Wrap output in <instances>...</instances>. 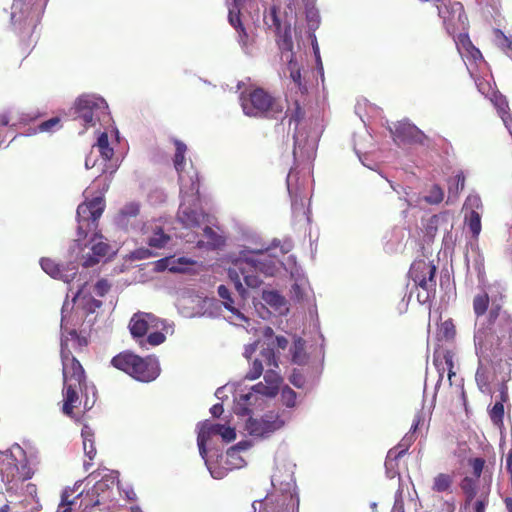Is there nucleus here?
Listing matches in <instances>:
<instances>
[{
	"mask_svg": "<svg viewBox=\"0 0 512 512\" xmlns=\"http://www.w3.org/2000/svg\"><path fill=\"white\" fill-rule=\"evenodd\" d=\"M494 42L502 50H512V41L499 29L494 30Z\"/></svg>",
	"mask_w": 512,
	"mask_h": 512,
	"instance_id": "obj_44",
	"label": "nucleus"
},
{
	"mask_svg": "<svg viewBox=\"0 0 512 512\" xmlns=\"http://www.w3.org/2000/svg\"><path fill=\"white\" fill-rule=\"evenodd\" d=\"M185 165V154L176 153L174 155V166L177 172L179 173V179L181 182V193H187L185 190V184H183L184 178L182 172L184 170Z\"/></svg>",
	"mask_w": 512,
	"mask_h": 512,
	"instance_id": "obj_46",
	"label": "nucleus"
},
{
	"mask_svg": "<svg viewBox=\"0 0 512 512\" xmlns=\"http://www.w3.org/2000/svg\"><path fill=\"white\" fill-rule=\"evenodd\" d=\"M489 98L496 107L498 114L502 118L505 127L509 128L512 125V120L508 112L509 107L506 98L498 91H492Z\"/></svg>",
	"mask_w": 512,
	"mask_h": 512,
	"instance_id": "obj_24",
	"label": "nucleus"
},
{
	"mask_svg": "<svg viewBox=\"0 0 512 512\" xmlns=\"http://www.w3.org/2000/svg\"><path fill=\"white\" fill-rule=\"evenodd\" d=\"M468 464L472 468L474 477L476 479L480 478L485 465V460L480 457L471 458L468 460Z\"/></svg>",
	"mask_w": 512,
	"mask_h": 512,
	"instance_id": "obj_49",
	"label": "nucleus"
},
{
	"mask_svg": "<svg viewBox=\"0 0 512 512\" xmlns=\"http://www.w3.org/2000/svg\"><path fill=\"white\" fill-rule=\"evenodd\" d=\"M240 103L244 114L250 117L277 119L283 114L281 101L262 88L241 93Z\"/></svg>",
	"mask_w": 512,
	"mask_h": 512,
	"instance_id": "obj_7",
	"label": "nucleus"
},
{
	"mask_svg": "<svg viewBox=\"0 0 512 512\" xmlns=\"http://www.w3.org/2000/svg\"><path fill=\"white\" fill-rule=\"evenodd\" d=\"M489 307V296L486 292L477 294L473 298V311L477 317L483 316Z\"/></svg>",
	"mask_w": 512,
	"mask_h": 512,
	"instance_id": "obj_33",
	"label": "nucleus"
},
{
	"mask_svg": "<svg viewBox=\"0 0 512 512\" xmlns=\"http://www.w3.org/2000/svg\"><path fill=\"white\" fill-rule=\"evenodd\" d=\"M39 117V114H25L21 117L20 124L22 125H29L32 124L37 118Z\"/></svg>",
	"mask_w": 512,
	"mask_h": 512,
	"instance_id": "obj_63",
	"label": "nucleus"
},
{
	"mask_svg": "<svg viewBox=\"0 0 512 512\" xmlns=\"http://www.w3.org/2000/svg\"><path fill=\"white\" fill-rule=\"evenodd\" d=\"M170 241V236L166 234L162 227L155 225L152 228L151 235L147 238V244L153 248H164Z\"/></svg>",
	"mask_w": 512,
	"mask_h": 512,
	"instance_id": "obj_27",
	"label": "nucleus"
},
{
	"mask_svg": "<svg viewBox=\"0 0 512 512\" xmlns=\"http://www.w3.org/2000/svg\"><path fill=\"white\" fill-rule=\"evenodd\" d=\"M453 353L450 350H446L443 353V360L445 367L442 368L444 371L445 369L448 370V379L451 380L452 376H455V372L453 371L454 368V361H453Z\"/></svg>",
	"mask_w": 512,
	"mask_h": 512,
	"instance_id": "obj_50",
	"label": "nucleus"
},
{
	"mask_svg": "<svg viewBox=\"0 0 512 512\" xmlns=\"http://www.w3.org/2000/svg\"><path fill=\"white\" fill-rule=\"evenodd\" d=\"M465 176L462 171H459L453 178L449 180V194L458 196L459 192L464 189Z\"/></svg>",
	"mask_w": 512,
	"mask_h": 512,
	"instance_id": "obj_37",
	"label": "nucleus"
},
{
	"mask_svg": "<svg viewBox=\"0 0 512 512\" xmlns=\"http://www.w3.org/2000/svg\"><path fill=\"white\" fill-rule=\"evenodd\" d=\"M293 139L294 156L300 153V155L309 158L316 152L319 134L316 133V130H295Z\"/></svg>",
	"mask_w": 512,
	"mask_h": 512,
	"instance_id": "obj_15",
	"label": "nucleus"
},
{
	"mask_svg": "<svg viewBox=\"0 0 512 512\" xmlns=\"http://www.w3.org/2000/svg\"><path fill=\"white\" fill-rule=\"evenodd\" d=\"M306 18L309 23V27L311 29H316L319 24V15L317 10L314 8H307L306 9Z\"/></svg>",
	"mask_w": 512,
	"mask_h": 512,
	"instance_id": "obj_51",
	"label": "nucleus"
},
{
	"mask_svg": "<svg viewBox=\"0 0 512 512\" xmlns=\"http://www.w3.org/2000/svg\"><path fill=\"white\" fill-rule=\"evenodd\" d=\"M159 264L163 265L170 272L173 273H186L190 271V267L195 265L196 262L188 257H166L159 261Z\"/></svg>",
	"mask_w": 512,
	"mask_h": 512,
	"instance_id": "obj_20",
	"label": "nucleus"
},
{
	"mask_svg": "<svg viewBox=\"0 0 512 512\" xmlns=\"http://www.w3.org/2000/svg\"><path fill=\"white\" fill-rule=\"evenodd\" d=\"M179 219L188 227H196L200 225V214L188 207L181 205L179 210Z\"/></svg>",
	"mask_w": 512,
	"mask_h": 512,
	"instance_id": "obj_29",
	"label": "nucleus"
},
{
	"mask_svg": "<svg viewBox=\"0 0 512 512\" xmlns=\"http://www.w3.org/2000/svg\"><path fill=\"white\" fill-rule=\"evenodd\" d=\"M461 489L466 495V504H469L476 495V483L475 480L466 476L461 481Z\"/></svg>",
	"mask_w": 512,
	"mask_h": 512,
	"instance_id": "obj_38",
	"label": "nucleus"
},
{
	"mask_svg": "<svg viewBox=\"0 0 512 512\" xmlns=\"http://www.w3.org/2000/svg\"><path fill=\"white\" fill-rule=\"evenodd\" d=\"M277 43L283 57L287 59V57L293 54V40L290 26L285 27L283 32H279Z\"/></svg>",
	"mask_w": 512,
	"mask_h": 512,
	"instance_id": "obj_28",
	"label": "nucleus"
},
{
	"mask_svg": "<svg viewBox=\"0 0 512 512\" xmlns=\"http://www.w3.org/2000/svg\"><path fill=\"white\" fill-rule=\"evenodd\" d=\"M258 512H299V497L291 491H274L261 502Z\"/></svg>",
	"mask_w": 512,
	"mask_h": 512,
	"instance_id": "obj_11",
	"label": "nucleus"
},
{
	"mask_svg": "<svg viewBox=\"0 0 512 512\" xmlns=\"http://www.w3.org/2000/svg\"><path fill=\"white\" fill-rule=\"evenodd\" d=\"M75 120L87 127L113 128L114 120L106 100L95 94L79 96L71 109Z\"/></svg>",
	"mask_w": 512,
	"mask_h": 512,
	"instance_id": "obj_4",
	"label": "nucleus"
},
{
	"mask_svg": "<svg viewBox=\"0 0 512 512\" xmlns=\"http://www.w3.org/2000/svg\"><path fill=\"white\" fill-rule=\"evenodd\" d=\"M202 429L206 430V438L209 439L211 435H220L223 430V425L221 424H207L202 427Z\"/></svg>",
	"mask_w": 512,
	"mask_h": 512,
	"instance_id": "obj_56",
	"label": "nucleus"
},
{
	"mask_svg": "<svg viewBox=\"0 0 512 512\" xmlns=\"http://www.w3.org/2000/svg\"><path fill=\"white\" fill-rule=\"evenodd\" d=\"M114 137L116 141L119 139V130H110V135L108 131L105 130L99 134L97 138V148L99 153L103 157L104 160H111L114 155V149L110 145V138Z\"/></svg>",
	"mask_w": 512,
	"mask_h": 512,
	"instance_id": "obj_21",
	"label": "nucleus"
},
{
	"mask_svg": "<svg viewBox=\"0 0 512 512\" xmlns=\"http://www.w3.org/2000/svg\"><path fill=\"white\" fill-rule=\"evenodd\" d=\"M110 289V285L107 280L100 279L95 284V292L98 296H104Z\"/></svg>",
	"mask_w": 512,
	"mask_h": 512,
	"instance_id": "obj_58",
	"label": "nucleus"
},
{
	"mask_svg": "<svg viewBox=\"0 0 512 512\" xmlns=\"http://www.w3.org/2000/svg\"><path fill=\"white\" fill-rule=\"evenodd\" d=\"M34 473L26 451L19 444L0 453V487L4 486L7 492L17 491L19 485L31 479Z\"/></svg>",
	"mask_w": 512,
	"mask_h": 512,
	"instance_id": "obj_3",
	"label": "nucleus"
},
{
	"mask_svg": "<svg viewBox=\"0 0 512 512\" xmlns=\"http://www.w3.org/2000/svg\"><path fill=\"white\" fill-rule=\"evenodd\" d=\"M270 367L279 368L278 356L275 353L273 341L269 342L267 347L260 349L257 357L253 359L252 366L245 378L256 380L262 375L265 368L268 369Z\"/></svg>",
	"mask_w": 512,
	"mask_h": 512,
	"instance_id": "obj_14",
	"label": "nucleus"
},
{
	"mask_svg": "<svg viewBox=\"0 0 512 512\" xmlns=\"http://www.w3.org/2000/svg\"><path fill=\"white\" fill-rule=\"evenodd\" d=\"M390 132L399 147L423 144L426 139L422 130H390Z\"/></svg>",
	"mask_w": 512,
	"mask_h": 512,
	"instance_id": "obj_18",
	"label": "nucleus"
},
{
	"mask_svg": "<svg viewBox=\"0 0 512 512\" xmlns=\"http://www.w3.org/2000/svg\"><path fill=\"white\" fill-rule=\"evenodd\" d=\"M252 390L257 394H261V395L267 396V397H274L278 394V393H270L271 392L270 386H268L266 382L265 383L259 382L258 384L254 385L252 387Z\"/></svg>",
	"mask_w": 512,
	"mask_h": 512,
	"instance_id": "obj_52",
	"label": "nucleus"
},
{
	"mask_svg": "<svg viewBox=\"0 0 512 512\" xmlns=\"http://www.w3.org/2000/svg\"><path fill=\"white\" fill-rule=\"evenodd\" d=\"M504 311L501 310L500 305H492L491 309L489 310L488 314V321L490 324H494L497 320L501 319V314Z\"/></svg>",
	"mask_w": 512,
	"mask_h": 512,
	"instance_id": "obj_53",
	"label": "nucleus"
},
{
	"mask_svg": "<svg viewBox=\"0 0 512 512\" xmlns=\"http://www.w3.org/2000/svg\"><path fill=\"white\" fill-rule=\"evenodd\" d=\"M204 235L207 238V246L211 249H216L224 245L225 240L222 236L218 235L211 227L204 228Z\"/></svg>",
	"mask_w": 512,
	"mask_h": 512,
	"instance_id": "obj_36",
	"label": "nucleus"
},
{
	"mask_svg": "<svg viewBox=\"0 0 512 512\" xmlns=\"http://www.w3.org/2000/svg\"><path fill=\"white\" fill-rule=\"evenodd\" d=\"M40 265L48 275L55 279H61L66 283L73 281L78 273V267L76 264L70 263L67 266H63L56 263L51 258H42Z\"/></svg>",
	"mask_w": 512,
	"mask_h": 512,
	"instance_id": "obj_16",
	"label": "nucleus"
},
{
	"mask_svg": "<svg viewBox=\"0 0 512 512\" xmlns=\"http://www.w3.org/2000/svg\"><path fill=\"white\" fill-rule=\"evenodd\" d=\"M111 365L137 381L152 382L161 372L160 364L155 356L141 357L131 351H123L111 359Z\"/></svg>",
	"mask_w": 512,
	"mask_h": 512,
	"instance_id": "obj_5",
	"label": "nucleus"
},
{
	"mask_svg": "<svg viewBox=\"0 0 512 512\" xmlns=\"http://www.w3.org/2000/svg\"><path fill=\"white\" fill-rule=\"evenodd\" d=\"M305 111L298 101H294L288 105L284 116L282 118V124L288 125L289 127L294 126L297 128L301 121L304 119Z\"/></svg>",
	"mask_w": 512,
	"mask_h": 512,
	"instance_id": "obj_22",
	"label": "nucleus"
},
{
	"mask_svg": "<svg viewBox=\"0 0 512 512\" xmlns=\"http://www.w3.org/2000/svg\"><path fill=\"white\" fill-rule=\"evenodd\" d=\"M508 400V395L501 392L499 400L489 407L488 415L494 427L502 431L504 429L505 407L504 403Z\"/></svg>",
	"mask_w": 512,
	"mask_h": 512,
	"instance_id": "obj_19",
	"label": "nucleus"
},
{
	"mask_svg": "<svg viewBox=\"0 0 512 512\" xmlns=\"http://www.w3.org/2000/svg\"><path fill=\"white\" fill-rule=\"evenodd\" d=\"M498 325L500 332H508L509 338H512V316L509 313L504 311L501 314V319L499 320Z\"/></svg>",
	"mask_w": 512,
	"mask_h": 512,
	"instance_id": "obj_47",
	"label": "nucleus"
},
{
	"mask_svg": "<svg viewBox=\"0 0 512 512\" xmlns=\"http://www.w3.org/2000/svg\"><path fill=\"white\" fill-rule=\"evenodd\" d=\"M288 339L284 336L275 337V347L281 350H285L288 346Z\"/></svg>",
	"mask_w": 512,
	"mask_h": 512,
	"instance_id": "obj_64",
	"label": "nucleus"
},
{
	"mask_svg": "<svg viewBox=\"0 0 512 512\" xmlns=\"http://www.w3.org/2000/svg\"><path fill=\"white\" fill-rule=\"evenodd\" d=\"M67 342L68 349L70 346L76 351L81 352L88 345V339L85 336L78 334L75 329L69 330L66 336L61 339V344Z\"/></svg>",
	"mask_w": 512,
	"mask_h": 512,
	"instance_id": "obj_25",
	"label": "nucleus"
},
{
	"mask_svg": "<svg viewBox=\"0 0 512 512\" xmlns=\"http://www.w3.org/2000/svg\"><path fill=\"white\" fill-rule=\"evenodd\" d=\"M86 388V384H63V407L62 411L67 416H72L73 409L80 404L79 393Z\"/></svg>",
	"mask_w": 512,
	"mask_h": 512,
	"instance_id": "obj_17",
	"label": "nucleus"
},
{
	"mask_svg": "<svg viewBox=\"0 0 512 512\" xmlns=\"http://www.w3.org/2000/svg\"><path fill=\"white\" fill-rule=\"evenodd\" d=\"M408 449V445L403 447L402 449H398L397 447L392 448L388 451L385 465L386 467L392 466L393 462L397 461L398 458L402 457Z\"/></svg>",
	"mask_w": 512,
	"mask_h": 512,
	"instance_id": "obj_48",
	"label": "nucleus"
},
{
	"mask_svg": "<svg viewBox=\"0 0 512 512\" xmlns=\"http://www.w3.org/2000/svg\"><path fill=\"white\" fill-rule=\"evenodd\" d=\"M296 392L289 386H285L281 391V400L286 407L292 408L296 405Z\"/></svg>",
	"mask_w": 512,
	"mask_h": 512,
	"instance_id": "obj_45",
	"label": "nucleus"
},
{
	"mask_svg": "<svg viewBox=\"0 0 512 512\" xmlns=\"http://www.w3.org/2000/svg\"><path fill=\"white\" fill-rule=\"evenodd\" d=\"M289 380L297 388H302L305 384L304 376L301 373L296 372V371H293Z\"/></svg>",
	"mask_w": 512,
	"mask_h": 512,
	"instance_id": "obj_60",
	"label": "nucleus"
},
{
	"mask_svg": "<svg viewBox=\"0 0 512 512\" xmlns=\"http://www.w3.org/2000/svg\"><path fill=\"white\" fill-rule=\"evenodd\" d=\"M129 331L132 337L144 348L146 345L158 346L165 342L166 336L162 332L165 321L153 313L137 312L129 321Z\"/></svg>",
	"mask_w": 512,
	"mask_h": 512,
	"instance_id": "obj_6",
	"label": "nucleus"
},
{
	"mask_svg": "<svg viewBox=\"0 0 512 512\" xmlns=\"http://www.w3.org/2000/svg\"><path fill=\"white\" fill-rule=\"evenodd\" d=\"M444 192L439 185H433L429 194L425 196V201L429 204H439L443 201Z\"/></svg>",
	"mask_w": 512,
	"mask_h": 512,
	"instance_id": "obj_43",
	"label": "nucleus"
},
{
	"mask_svg": "<svg viewBox=\"0 0 512 512\" xmlns=\"http://www.w3.org/2000/svg\"><path fill=\"white\" fill-rule=\"evenodd\" d=\"M284 425L285 421L280 417L278 413L269 411L259 419L249 417L245 428L247 432L252 436L266 437L271 433L281 429Z\"/></svg>",
	"mask_w": 512,
	"mask_h": 512,
	"instance_id": "obj_13",
	"label": "nucleus"
},
{
	"mask_svg": "<svg viewBox=\"0 0 512 512\" xmlns=\"http://www.w3.org/2000/svg\"><path fill=\"white\" fill-rule=\"evenodd\" d=\"M453 485V473H438L432 480L431 489L435 493L451 494L453 492Z\"/></svg>",
	"mask_w": 512,
	"mask_h": 512,
	"instance_id": "obj_23",
	"label": "nucleus"
},
{
	"mask_svg": "<svg viewBox=\"0 0 512 512\" xmlns=\"http://www.w3.org/2000/svg\"><path fill=\"white\" fill-rule=\"evenodd\" d=\"M217 292L219 297L222 299L224 307L233 314L240 315V312L234 307V300L229 289L225 285H220Z\"/></svg>",
	"mask_w": 512,
	"mask_h": 512,
	"instance_id": "obj_34",
	"label": "nucleus"
},
{
	"mask_svg": "<svg viewBox=\"0 0 512 512\" xmlns=\"http://www.w3.org/2000/svg\"><path fill=\"white\" fill-rule=\"evenodd\" d=\"M24 493L26 496H29L34 502L39 503L38 498V488L34 483H28L25 486Z\"/></svg>",
	"mask_w": 512,
	"mask_h": 512,
	"instance_id": "obj_54",
	"label": "nucleus"
},
{
	"mask_svg": "<svg viewBox=\"0 0 512 512\" xmlns=\"http://www.w3.org/2000/svg\"><path fill=\"white\" fill-rule=\"evenodd\" d=\"M140 213V204L137 202H129L121 208L119 211V218L123 220H127L129 218H134L138 216Z\"/></svg>",
	"mask_w": 512,
	"mask_h": 512,
	"instance_id": "obj_39",
	"label": "nucleus"
},
{
	"mask_svg": "<svg viewBox=\"0 0 512 512\" xmlns=\"http://www.w3.org/2000/svg\"><path fill=\"white\" fill-rule=\"evenodd\" d=\"M439 335L446 341H452L456 336V327L451 318L441 323L439 328Z\"/></svg>",
	"mask_w": 512,
	"mask_h": 512,
	"instance_id": "obj_35",
	"label": "nucleus"
},
{
	"mask_svg": "<svg viewBox=\"0 0 512 512\" xmlns=\"http://www.w3.org/2000/svg\"><path fill=\"white\" fill-rule=\"evenodd\" d=\"M467 225L469 230L471 231L473 237L477 238L481 232V217L480 214L474 210L470 212L469 217L467 218Z\"/></svg>",
	"mask_w": 512,
	"mask_h": 512,
	"instance_id": "obj_40",
	"label": "nucleus"
},
{
	"mask_svg": "<svg viewBox=\"0 0 512 512\" xmlns=\"http://www.w3.org/2000/svg\"><path fill=\"white\" fill-rule=\"evenodd\" d=\"M61 362L63 384H86L84 368L68 349L66 341L62 343Z\"/></svg>",
	"mask_w": 512,
	"mask_h": 512,
	"instance_id": "obj_12",
	"label": "nucleus"
},
{
	"mask_svg": "<svg viewBox=\"0 0 512 512\" xmlns=\"http://www.w3.org/2000/svg\"><path fill=\"white\" fill-rule=\"evenodd\" d=\"M262 298L269 305L279 308L285 304V299L276 291L264 292Z\"/></svg>",
	"mask_w": 512,
	"mask_h": 512,
	"instance_id": "obj_41",
	"label": "nucleus"
},
{
	"mask_svg": "<svg viewBox=\"0 0 512 512\" xmlns=\"http://www.w3.org/2000/svg\"><path fill=\"white\" fill-rule=\"evenodd\" d=\"M61 122V118L59 116H54L48 120L42 121L37 125V128H53Z\"/></svg>",
	"mask_w": 512,
	"mask_h": 512,
	"instance_id": "obj_61",
	"label": "nucleus"
},
{
	"mask_svg": "<svg viewBox=\"0 0 512 512\" xmlns=\"http://www.w3.org/2000/svg\"><path fill=\"white\" fill-rule=\"evenodd\" d=\"M44 0H14L11 23L23 37L31 35L40 21Z\"/></svg>",
	"mask_w": 512,
	"mask_h": 512,
	"instance_id": "obj_9",
	"label": "nucleus"
},
{
	"mask_svg": "<svg viewBox=\"0 0 512 512\" xmlns=\"http://www.w3.org/2000/svg\"><path fill=\"white\" fill-rule=\"evenodd\" d=\"M262 334L264 337V342L262 343L261 348L267 347L269 342L271 343L273 341L275 343L276 336H274V331L271 327H265Z\"/></svg>",
	"mask_w": 512,
	"mask_h": 512,
	"instance_id": "obj_59",
	"label": "nucleus"
},
{
	"mask_svg": "<svg viewBox=\"0 0 512 512\" xmlns=\"http://www.w3.org/2000/svg\"><path fill=\"white\" fill-rule=\"evenodd\" d=\"M83 436V446L85 455L89 458V460H93L96 456V448L94 446V440L92 439V435L82 431Z\"/></svg>",
	"mask_w": 512,
	"mask_h": 512,
	"instance_id": "obj_42",
	"label": "nucleus"
},
{
	"mask_svg": "<svg viewBox=\"0 0 512 512\" xmlns=\"http://www.w3.org/2000/svg\"><path fill=\"white\" fill-rule=\"evenodd\" d=\"M278 368L270 367L266 369L264 374V380L267 383L268 386H270L271 392L270 393H278L279 392V386L282 381L281 376L276 371Z\"/></svg>",
	"mask_w": 512,
	"mask_h": 512,
	"instance_id": "obj_32",
	"label": "nucleus"
},
{
	"mask_svg": "<svg viewBox=\"0 0 512 512\" xmlns=\"http://www.w3.org/2000/svg\"><path fill=\"white\" fill-rule=\"evenodd\" d=\"M287 70L289 71L290 79L294 82V84L299 88L301 92L305 89V86L302 84L301 80V72L298 63L294 59V55L291 54L287 57Z\"/></svg>",
	"mask_w": 512,
	"mask_h": 512,
	"instance_id": "obj_30",
	"label": "nucleus"
},
{
	"mask_svg": "<svg viewBox=\"0 0 512 512\" xmlns=\"http://www.w3.org/2000/svg\"><path fill=\"white\" fill-rule=\"evenodd\" d=\"M489 500L487 496L478 498L473 503V512H485L488 506Z\"/></svg>",
	"mask_w": 512,
	"mask_h": 512,
	"instance_id": "obj_57",
	"label": "nucleus"
},
{
	"mask_svg": "<svg viewBox=\"0 0 512 512\" xmlns=\"http://www.w3.org/2000/svg\"><path fill=\"white\" fill-rule=\"evenodd\" d=\"M260 256H263L260 253ZM278 271L277 261L275 259L259 257V258H241L232 263L228 269V277L233 282L237 292L244 296L246 290L242 284V280L250 288H258L262 284L258 273L265 276H274Z\"/></svg>",
	"mask_w": 512,
	"mask_h": 512,
	"instance_id": "obj_2",
	"label": "nucleus"
},
{
	"mask_svg": "<svg viewBox=\"0 0 512 512\" xmlns=\"http://www.w3.org/2000/svg\"><path fill=\"white\" fill-rule=\"evenodd\" d=\"M207 440L208 439L206 438V430L201 429L200 432L198 433L197 443H198V447H199V452L202 455V457H204L206 455Z\"/></svg>",
	"mask_w": 512,
	"mask_h": 512,
	"instance_id": "obj_55",
	"label": "nucleus"
},
{
	"mask_svg": "<svg viewBox=\"0 0 512 512\" xmlns=\"http://www.w3.org/2000/svg\"><path fill=\"white\" fill-rule=\"evenodd\" d=\"M463 60L467 66V69H468L470 75L475 79V83H476V86H477L479 92L482 93L483 95H485L486 97H489L491 92L495 91V90L491 87L489 82H485V81L481 80L480 78H478L476 76L474 69L472 68L473 64L477 65L478 63H484V60L483 59L482 60L478 59L476 61L471 60V59L470 60L463 59Z\"/></svg>",
	"mask_w": 512,
	"mask_h": 512,
	"instance_id": "obj_26",
	"label": "nucleus"
},
{
	"mask_svg": "<svg viewBox=\"0 0 512 512\" xmlns=\"http://www.w3.org/2000/svg\"><path fill=\"white\" fill-rule=\"evenodd\" d=\"M243 3L244 0H226L228 21L236 30V39L242 51L246 55H253L256 52L255 36L253 33L247 32L240 19Z\"/></svg>",
	"mask_w": 512,
	"mask_h": 512,
	"instance_id": "obj_10",
	"label": "nucleus"
},
{
	"mask_svg": "<svg viewBox=\"0 0 512 512\" xmlns=\"http://www.w3.org/2000/svg\"><path fill=\"white\" fill-rule=\"evenodd\" d=\"M220 435L226 442H231L236 438L235 430L231 427H225L224 425Z\"/></svg>",
	"mask_w": 512,
	"mask_h": 512,
	"instance_id": "obj_62",
	"label": "nucleus"
},
{
	"mask_svg": "<svg viewBox=\"0 0 512 512\" xmlns=\"http://www.w3.org/2000/svg\"><path fill=\"white\" fill-rule=\"evenodd\" d=\"M306 360L307 354L305 352V341L302 338H298L293 343L292 361L295 364L302 365Z\"/></svg>",
	"mask_w": 512,
	"mask_h": 512,
	"instance_id": "obj_31",
	"label": "nucleus"
},
{
	"mask_svg": "<svg viewBox=\"0 0 512 512\" xmlns=\"http://www.w3.org/2000/svg\"><path fill=\"white\" fill-rule=\"evenodd\" d=\"M437 266L433 261L425 259L414 260L408 271V277L413 281L414 287L419 289L417 301L420 304L430 302L436 295Z\"/></svg>",
	"mask_w": 512,
	"mask_h": 512,
	"instance_id": "obj_8",
	"label": "nucleus"
},
{
	"mask_svg": "<svg viewBox=\"0 0 512 512\" xmlns=\"http://www.w3.org/2000/svg\"><path fill=\"white\" fill-rule=\"evenodd\" d=\"M106 207L103 196H97L91 200H85L77 207V231L75 242L80 247L82 242L90 235L89 243L92 244V254L84 256L83 267H93L100 262V259L107 256L111 246L103 241V236L98 229L99 219Z\"/></svg>",
	"mask_w": 512,
	"mask_h": 512,
	"instance_id": "obj_1",
	"label": "nucleus"
}]
</instances>
